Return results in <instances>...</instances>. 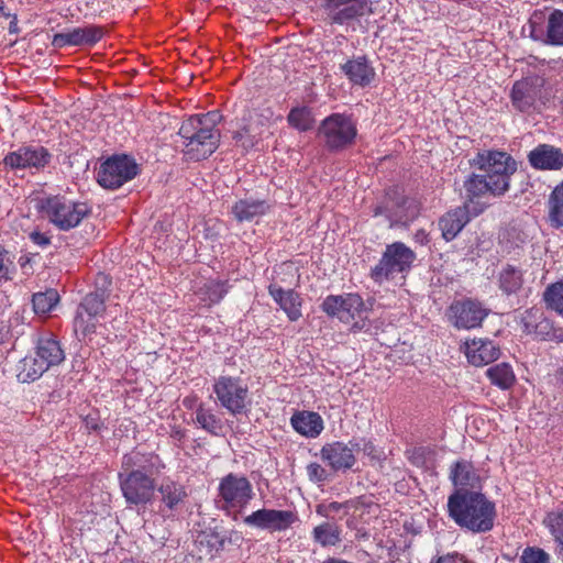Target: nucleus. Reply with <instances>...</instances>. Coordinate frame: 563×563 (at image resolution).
Instances as JSON below:
<instances>
[{
	"instance_id": "cd10ccee",
	"label": "nucleus",
	"mask_w": 563,
	"mask_h": 563,
	"mask_svg": "<svg viewBox=\"0 0 563 563\" xmlns=\"http://www.w3.org/2000/svg\"><path fill=\"white\" fill-rule=\"evenodd\" d=\"M533 33H540V38L548 45L563 46V11L552 10L544 22V26L533 29Z\"/></svg>"
},
{
	"instance_id": "7c9ffc66",
	"label": "nucleus",
	"mask_w": 563,
	"mask_h": 563,
	"mask_svg": "<svg viewBox=\"0 0 563 563\" xmlns=\"http://www.w3.org/2000/svg\"><path fill=\"white\" fill-rule=\"evenodd\" d=\"M47 372L42 365L37 356L32 353L21 358L16 366V378L20 383H32L43 376Z\"/></svg>"
},
{
	"instance_id": "a211bd4d",
	"label": "nucleus",
	"mask_w": 563,
	"mask_h": 563,
	"mask_svg": "<svg viewBox=\"0 0 563 563\" xmlns=\"http://www.w3.org/2000/svg\"><path fill=\"white\" fill-rule=\"evenodd\" d=\"M465 188V202L464 206L472 210V214L477 217L488 206V201L483 199L487 195H493V180L483 175H472L464 183Z\"/></svg>"
},
{
	"instance_id": "ddd939ff",
	"label": "nucleus",
	"mask_w": 563,
	"mask_h": 563,
	"mask_svg": "<svg viewBox=\"0 0 563 563\" xmlns=\"http://www.w3.org/2000/svg\"><path fill=\"white\" fill-rule=\"evenodd\" d=\"M297 521L298 515L296 511L272 508H262L255 510L243 519V522L246 526L266 530L271 533L284 532L291 528L292 525Z\"/></svg>"
},
{
	"instance_id": "ea45409f",
	"label": "nucleus",
	"mask_w": 563,
	"mask_h": 563,
	"mask_svg": "<svg viewBox=\"0 0 563 563\" xmlns=\"http://www.w3.org/2000/svg\"><path fill=\"white\" fill-rule=\"evenodd\" d=\"M228 292L225 283L220 280H209L200 288V299L207 305L218 303Z\"/></svg>"
},
{
	"instance_id": "864d4df0",
	"label": "nucleus",
	"mask_w": 563,
	"mask_h": 563,
	"mask_svg": "<svg viewBox=\"0 0 563 563\" xmlns=\"http://www.w3.org/2000/svg\"><path fill=\"white\" fill-rule=\"evenodd\" d=\"M344 507L343 504L333 501L330 504H321L317 507V514L323 517H330L332 514L340 511Z\"/></svg>"
},
{
	"instance_id": "4d7b16f0",
	"label": "nucleus",
	"mask_w": 563,
	"mask_h": 563,
	"mask_svg": "<svg viewBox=\"0 0 563 563\" xmlns=\"http://www.w3.org/2000/svg\"><path fill=\"white\" fill-rule=\"evenodd\" d=\"M31 240L36 244V245H40V246H46L49 244V239L43 234V233H40V232H33L31 234Z\"/></svg>"
},
{
	"instance_id": "f704fd0d",
	"label": "nucleus",
	"mask_w": 563,
	"mask_h": 563,
	"mask_svg": "<svg viewBox=\"0 0 563 563\" xmlns=\"http://www.w3.org/2000/svg\"><path fill=\"white\" fill-rule=\"evenodd\" d=\"M543 523L556 543L555 552L563 559V509L550 511Z\"/></svg>"
},
{
	"instance_id": "f8f14e48",
	"label": "nucleus",
	"mask_w": 563,
	"mask_h": 563,
	"mask_svg": "<svg viewBox=\"0 0 563 563\" xmlns=\"http://www.w3.org/2000/svg\"><path fill=\"white\" fill-rule=\"evenodd\" d=\"M119 483L128 505L144 506L153 500L156 488L155 481L147 474L121 471L119 473Z\"/></svg>"
},
{
	"instance_id": "e433bc0d",
	"label": "nucleus",
	"mask_w": 563,
	"mask_h": 563,
	"mask_svg": "<svg viewBox=\"0 0 563 563\" xmlns=\"http://www.w3.org/2000/svg\"><path fill=\"white\" fill-rule=\"evenodd\" d=\"M486 375L493 385L501 389L510 388L516 380L515 373L507 363H499L489 367Z\"/></svg>"
},
{
	"instance_id": "9d476101",
	"label": "nucleus",
	"mask_w": 563,
	"mask_h": 563,
	"mask_svg": "<svg viewBox=\"0 0 563 563\" xmlns=\"http://www.w3.org/2000/svg\"><path fill=\"white\" fill-rule=\"evenodd\" d=\"M140 173L139 165L129 155H113L104 161L98 170L97 180L107 189H118Z\"/></svg>"
},
{
	"instance_id": "3c124183",
	"label": "nucleus",
	"mask_w": 563,
	"mask_h": 563,
	"mask_svg": "<svg viewBox=\"0 0 563 563\" xmlns=\"http://www.w3.org/2000/svg\"><path fill=\"white\" fill-rule=\"evenodd\" d=\"M257 133H254L253 129L244 128L241 131H238L234 135V139L238 143H240L243 147H252L256 143Z\"/></svg>"
},
{
	"instance_id": "72a5a7b5",
	"label": "nucleus",
	"mask_w": 563,
	"mask_h": 563,
	"mask_svg": "<svg viewBox=\"0 0 563 563\" xmlns=\"http://www.w3.org/2000/svg\"><path fill=\"white\" fill-rule=\"evenodd\" d=\"M450 477L453 484L456 487H460L457 490H467L466 487L474 488L478 476L476 475L471 463L462 461L456 462L451 470Z\"/></svg>"
},
{
	"instance_id": "4c0bfd02",
	"label": "nucleus",
	"mask_w": 563,
	"mask_h": 563,
	"mask_svg": "<svg viewBox=\"0 0 563 563\" xmlns=\"http://www.w3.org/2000/svg\"><path fill=\"white\" fill-rule=\"evenodd\" d=\"M312 537L322 547L335 545L341 541V529L336 525L324 522L313 529Z\"/></svg>"
},
{
	"instance_id": "58836bf2",
	"label": "nucleus",
	"mask_w": 563,
	"mask_h": 563,
	"mask_svg": "<svg viewBox=\"0 0 563 563\" xmlns=\"http://www.w3.org/2000/svg\"><path fill=\"white\" fill-rule=\"evenodd\" d=\"M522 273L514 266L505 267L499 276L500 288L504 292L510 295L517 292L522 286Z\"/></svg>"
},
{
	"instance_id": "20e7f679",
	"label": "nucleus",
	"mask_w": 563,
	"mask_h": 563,
	"mask_svg": "<svg viewBox=\"0 0 563 563\" xmlns=\"http://www.w3.org/2000/svg\"><path fill=\"white\" fill-rule=\"evenodd\" d=\"M253 498L251 482L243 475L230 473L219 482L216 505L236 520Z\"/></svg>"
},
{
	"instance_id": "b1692460",
	"label": "nucleus",
	"mask_w": 563,
	"mask_h": 563,
	"mask_svg": "<svg viewBox=\"0 0 563 563\" xmlns=\"http://www.w3.org/2000/svg\"><path fill=\"white\" fill-rule=\"evenodd\" d=\"M34 354L46 371L58 366L65 360L60 343L53 336L41 338L36 343Z\"/></svg>"
},
{
	"instance_id": "9b49d317",
	"label": "nucleus",
	"mask_w": 563,
	"mask_h": 563,
	"mask_svg": "<svg viewBox=\"0 0 563 563\" xmlns=\"http://www.w3.org/2000/svg\"><path fill=\"white\" fill-rule=\"evenodd\" d=\"M319 133L328 148L338 151L350 146L354 142L357 129L350 117L334 113L322 121Z\"/></svg>"
},
{
	"instance_id": "6ab92c4d",
	"label": "nucleus",
	"mask_w": 563,
	"mask_h": 563,
	"mask_svg": "<svg viewBox=\"0 0 563 563\" xmlns=\"http://www.w3.org/2000/svg\"><path fill=\"white\" fill-rule=\"evenodd\" d=\"M354 445L340 441L327 443L320 451L321 460L327 463L331 470L345 471L355 464Z\"/></svg>"
},
{
	"instance_id": "de8ad7c7",
	"label": "nucleus",
	"mask_w": 563,
	"mask_h": 563,
	"mask_svg": "<svg viewBox=\"0 0 563 563\" xmlns=\"http://www.w3.org/2000/svg\"><path fill=\"white\" fill-rule=\"evenodd\" d=\"M15 266L9 251L0 245V283L13 278Z\"/></svg>"
},
{
	"instance_id": "49530a36",
	"label": "nucleus",
	"mask_w": 563,
	"mask_h": 563,
	"mask_svg": "<svg viewBox=\"0 0 563 563\" xmlns=\"http://www.w3.org/2000/svg\"><path fill=\"white\" fill-rule=\"evenodd\" d=\"M534 317V313L532 310L526 311L525 316L522 317V322L525 324V331L527 333H536L537 335L541 336L543 340L549 339L551 325L550 322L545 319H542L538 324L533 325L530 323L529 319Z\"/></svg>"
},
{
	"instance_id": "09e8293b",
	"label": "nucleus",
	"mask_w": 563,
	"mask_h": 563,
	"mask_svg": "<svg viewBox=\"0 0 563 563\" xmlns=\"http://www.w3.org/2000/svg\"><path fill=\"white\" fill-rule=\"evenodd\" d=\"M197 542L200 545H206L209 552H218L223 547V539L216 532H202L199 534Z\"/></svg>"
},
{
	"instance_id": "37998d69",
	"label": "nucleus",
	"mask_w": 563,
	"mask_h": 563,
	"mask_svg": "<svg viewBox=\"0 0 563 563\" xmlns=\"http://www.w3.org/2000/svg\"><path fill=\"white\" fill-rule=\"evenodd\" d=\"M287 120L292 128L299 131H308L313 125L311 110L306 107L292 109L289 112Z\"/></svg>"
},
{
	"instance_id": "8fccbe9b",
	"label": "nucleus",
	"mask_w": 563,
	"mask_h": 563,
	"mask_svg": "<svg viewBox=\"0 0 563 563\" xmlns=\"http://www.w3.org/2000/svg\"><path fill=\"white\" fill-rule=\"evenodd\" d=\"M520 563H550V556L542 549L528 548L523 551Z\"/></svg>"
},
{
	"instance_id": "412c9836",
	"label": "nucleus",
	"mask_w": 563,
	"mask_h": 563,
	"mask_svg": "<svg viewBox=\"0 0 563 563\" xmlns=\"http://www.w3.org/2000/svg\"><path fill=\"white\" fill-rule=\"evenodd\" d=\"M528 161L538 170H560L563 168V152L550 144H539L529 152Z\"/></svg>"
},
{
	"instance_id": "2eb2a0df",
	"label": "nucleus",
	"mask_w": 563,
	"mask_h": 563,
	"mask_svg": "<svg viewBox=\"0 0 563 563\" xmlns=\"http://www.w3.org/2000/svg\"><path fill=\"white\" fill-rule=\"evenodd\" d=\"M103 34L104 32L101 26L87 24L54 34L52 37V45L54 48H63L66 46H92L102 38Z\"/></svg>"
},
{
	"instance_id": "39448f33",
	"label": "nucleus",
	"mask_w": 563,
	"mask_h": 563,
	"mask_svg": "<svg viewBox=\"0 0 563 563\" xmlns=\"http://www.w3.org/2000/svg\"><path fill=\"white\" fill-rule=\"evenodd\" d=\"M38 208L51 223L63 231H68L79 225L90 212L86 202L76 201L59 195L41 199Z\"/></svg>"
},
{
	"instance_id": "6e6552de",
	"label": "nucleus",
	"mask_w": 563,
	"mask_h": 563,
	"mask_svg": "<svg viewBox=\"0 0 563 563\" xmlns=\"http://www.w3.org/2000/svg\"><path fill=\"white\" fill-rule=\"evenodd\" d=\"M217 402L232 416L244 415L251 405L247 385L240 377L221 375L212 385Z\"/></svg>"
},
{
	"instance_id": "aec40b11",
	"label": "nucleus",
	"mask_w": 563,
	"mask_h": 563,
	"mask_svg": "<svg viewBox=\"0 0 563 563\" xmlns=\"http://www.w3.org/2000/svg\"><path fill=\"white\" fill-rule=\"evenodd\" d=\"M165 468V464L157 454L132 451L122 459V471L139 472L150 477L158 475Z\"/></svg>"
},
{
	"instance_id": "0eeeda50",
	"label": "nucleus",
	"mask_w": 563,
	"mask_h": 563,
	"mask_svg": "<svg viewBox=\"0 0 563 563\" xmlns=\"http://www.w3.org/2000/svg\"><path fill=\"white\" fill-rule=\"evenodd\" d=\"M322 310L353 329L368 328V311L358 294L330 295L322 302Z\"/></svg>"
},
{
	"instance_id": "2f4dec72",
	"label": "nucleus",
	"mask_w": 563,
	"mask_h": 563,
	"mask_svg": "<svg viewBox=\"0 0 563 563\" xmlns=\"http://www.w3.org/2000/svg\"><path fill=\"white\" fill-rule=\"evenodd\" d=\"M196 423L212 435L223 434L224 423L213 409L199 404L196 409Z\"/></svg>"
},
{
	"instance_id": "c9c22d12",
	"label": "nucleus",
	"mask_w": 563,
	"mask_h": 563,
	"mask_svg": "<svg viewBox=\"0 0 563 563\" xmlns=\"http://www.w3.org/2000/svg\"><path fill=\"white\" fill-rule=\"evenodd\" d=\"M548 217L551 227H563V181L550 195L548 201Z\"/></svg>"
},
{
	"instance_id": "603ef678",
	"label": "nucleus",
	"mask_w": 563,
	"mask_h": 563,
	"mask_svg": "<svg viewBox=\"0 0 563 563\" xmlns=\"http://www.w3.org/2000/svg\"><path fill=\"white\" fill-rule=\"evenodd\" d=\"M307 475L309 479L314 483H322L328 478L325 468L318 463H310L307 466Z\"/></svg>"
},
{
	"instance_id": "1a4fd4ad",
	"label": "nucleus",
	"mask_w": 563,
	"mask_h": 563,
	"mask_svg": "<svg viewBox=\"0 0 563 563\" xmlns=\"http://www.w3.org/2000/svg\"><path fill=\"white\" fill-rule=\"evenodd\" d=\"M479 168L493 180L494 196L504 195L509 189L510 176L517 170L516 161L506 152L492 151L478 154Z\"/></svg>"
},
{
	"instance_id": "c85d7f7f",
	"label": "nucleus",
	"mask_w": 563,
	"mask_h": 563,
	"mask_svg": "<svg viewBox=\"0 0 563 563\" xmlns=\"http://www.w3.org/2000/svg\"><path fill=\"white\" fill-rule=\"evenodd\" d=\"M290 423L299 434L307 438H317L324 428L321 416L312 411L295 413L290 419Z\"/></svg>"
},
{
	"instance_id": "680f3d73",
	"label": "nucleus",
	"mask_w": 563,
	"mask_h": 563,
	"mask_svg": "<svg viewBox=\"0 0 563 563\" xmlns=\"http://www.w3.org/2000/svg\"><path fill=\"white\" fill-rule=\"evenodd\" d=\"M379 214H382V209H380V208H377V209L375 210V216H379Z\"/></svg>"
},
{
	"instance_id": "c756f323",
	"label": "nucleus",
	"mask_w": 563,
	"mask_h": 563,
	"mask_svg": "<svg viewBox=\"0 0 563 563\" xmlns=\"http://www.w3.org/2000/svg\"><path fill=\"white\" fill-rule=\"evenodd\" d=\"M269 209L271 205L266 200L245 198L233 205L232 213L239 222H244L266 214Z\"/></svg>"
},
{
	"instance_id": "c03bdc74",
	"label": "nucleus",
	"mask_w": 563,
	"mask_h": 563,
	"mask_svg": "<svg viewBox=\"0 0 563 563\" xmlns=\"http://www.w3.org/2000/svg\"><path fill=\"white\" fill-rule=\"evenodd\" d=\"M543 299L549 308L563 317V282L548 286Z\"/></svg>"
},
{
	"instance_id": "bf43d9fd",
	"label": "nucleus",
	"mask_w": 563,
	"mask_h": 563,
	"mask_svg": "<svg viewBox=\"0 0 563 563\" xmlns=\"http://www.w3.org/2000/svg\"><path fill=\"white\" fill-rule=\"evenodd\" d=\"M86 428L88 430H97L98 429V422L95 418H91V417H87L86 418Z\"/></svg>"
},
{
	"instance_id": "423d86ee",
	"label": "nucleus",
	"mask_w": 563,
	"mask_h": 563,
	"mask_svg": "<svg viewBox=\"0 0 563 563\" xmlns=\"http://www.w3.org/2000/svg\"><path fill=\"white\" fill-rule=\"evenodd\" d=\"M416 260L415 252L402 242H395L386 246L379 262L371 269V277L375 283L386 280L405 279L412 263Z\"/></svg>"
},
{
	"instance_id": "5701e85b",
	"label": "nucleus",
	"mask_w": 563,
	"mask_h": 563,
	"mask_svg": "<svg viewBox=\"0 0 563 563\" xmlns=\"http://www.w3.org/2000/svg\"><path fill=\"white\" fill-rule=\"evenodd\" d=\"M499 347L490 340L477 339L465 343V355L474 366H484L499 357Z\"/></svg>"
},
{
	"instance_id": "a878e982",
	"label": "nucleus",
	"mask_w": 563,
	"mask_h": 563,
	"mask_svg": "<svg viewBox=\"0 0 563 563\" xmlns=\"http://www.w3.org/2000/svg\"><path fill=\"white\" fill-rule=\"evenodd\" d=\"M340 68L353 85L362 87L369 85L375 76L374 68L363 56L349 59Z\"/></svg>"
},
{
	"instance_id": "f257e3e1",
	"label": "nucleus",
	"mask_w": 563,
	"mask_h": 563,
	"mask_svg": "<svg viewBox=\"0 0 563 563\" xmlns=\"http://www.w3.org/2000/svg\"><path fill=\"white\" fill-rule=\"evenodd\" d=\"M448 511L459 527L473 533L490 531L496 517L495 504L470 490H455L448 499Z\"/></svg>"
},
{
	"instance_id": "bb28decb",
	"label": "nucleus",
	"mask_w": 563,
	"mask_h": 563,
	"mask_svg": "<svg viewBox=\"0 0 563 563\" xmlns=\"http://www.w3.org/2000/svg\"><path fill=\"white\" fill-rule=\"evenodd\" d=\"M157 492L163 505L161 509L162 512H165L166 509L170 511L177 509L187 498L186 487L169 477L162 481L157 487Z\"/></svg>"
},
{
	"instance_id": "dca6fc26",
	"label": "nucleus",
	"mask_w": 563,
	"mask_h": 563,
	"mask_svg": "<svg viewBox=\"0 0 563 563\" xmlns=\"http://www.w3.org/2000/svg\"><path fill=\"white\" fill-rule=\"evenodd\" d=\"M449 311L453 324L459 329H473L481 325L488 313L481 302L471 299L453 302Z\"/></svg>"
},
{
	"instance_id": "a18cd8bd",
	"label": "nucleus",
	"mask_w": 563,
	"mask_h": 563,
	"mask_svg": "<svg viewBox=\"0 0 563 563\" xmlns=\"http://www.w3.org/2000/svg\"><path fill=\"white\" fill-rule=\"evenodd\" d=\"M104 299L99 294H89L87 295L77 311L87 313V316H93L96 318L102 316L104 312Z\"/></svg>"
},
{
	"instance_id": "4be33fe9",
	"label": "nucleus",
	"mask_w": 563,
	"mask_h": 563,
	"mask_svg": "<svg viewBox=\"0 0 563 563\" xmlns=\"http://www.w3.org/2000/svg\"><path fill=\"white\" fill-rule=\"evenodd\" d=\"M472 217H474L472 210L464 205L445 212L439 219V229L441 230L442 238L446 242L454 240Z\"/></svg>"
},
{
	"instance_id": "5fc2aeb1",
	"label": "nucleus",
	"mask_w": 563,
	"mask_h": 563,
	"mask_svg": "<svg viewBox=\"0 0 563 563\" xmlns=\"http://www.w3.org/2000/svg\"><path fill=\"white\" fill-rule=\"evenodd\" d=\"M424 454H426L424 448H422V446L415 448L412 451H410L409 459L412 462V464H415L417 466H422L424 464Z\"/></svg>"
},
{
	"instance_id": "4468645a",
	"label": "nucleus",
	"mask_w": 563,
	"mask_h": 563,
	"mask_svg": "<svg viewBox=\"0 0 563 563\" xmlns=\"http://www.w3.org/2000/svg\"><path fill=\"white\" fill-rule=\"evenodd\" d=\"M51 159L48 151L40 145L21 146L10 152L2 161L4 167L10 169L44 168Z\"/></svg>"
},
{
	"instance_id": "13d9d810",
	"label": "nucleus",
	"mask_w": 563,
	"mask_h": 563,
	"mask_svg": "<svg viewBox=\"0 0 563 563\" xmlns=\"http://www.w3.org/2000/svg\"><path fill=\"white\" fill-rule=\"evenodd\" d=\"M10 19L11 21L9 23L8 30L11 34H16L19 32L16 15L12 14Z\"/></svg>"
},
{
	"instance_id": "6e6d98bb",
	"label": "nucleus",
	"mask_w": 563,
	"mask_h": 563,
	"mask_svg": "<svg viewBox=\"0 0 563 563\" xmlns=\"http://www.w3.org/2000/svg\"><path fill=\"white\" fill-rule=\"evenodd\" d=\"M437 563H468V561L463 555L454 553L440 556Z\"/></svg>"
},
{
	"instance_id": "f3484780",
	"label": "nucleus",
	"mask_w": 563,
	"mask_h": 563,
	"mask_svg": "<svg viewBox=\"0 0 563 563\" xmlns=\"http://www.w3.org/2000/svg\"><path fill=\"white\" fill-rule=\"evenodd\" d=\"M324 8L331 21L336 24L372 13L369 0H325Z\"/></svg>"
},
{
	"instance_id": "79ce46f5",
	"label": "nucleus",
	"mask_w": 563,
	"mask_h": 563,
	"mask_svg": "<svg viewBox=\"0 0 563 563\" xmlns=\"http://www.w3.org/2000/svg\"><path fill=\"white\" fill-rule=\"evenodd\" d=\"M33 309L37 314H46L56 306L58 302V294L54 289H49L45 292H37L33 295Z\"/></svg>"
},
{
	"instance_id": "052dcab7",
	"label": "nucleus",
	"mask_w": 563,
	"mask_h": 563,
	"mask_svg": "<svg viewBox=\"0 0 563 563\" xmlns=\"http://www.w3.org/2000/svg\"><path fill=\"white\" fill-rule=\"evenodd\" d=\"M0 16L9 19L12 16V14L9 11H7L3 5H0Z\"/></svg>"
},
{
	"instance_id": "f03ea898",
	"label": "nucleus",
	"mask_w": 563,
	"mask_h": 563,
	"mask_svg": "<svg viewBox=\"0 0 563 563\" xmlns=\"http://www.w3.org/2000/svg\"><path fill=\"white\" fill-rule=\"evenodd\" d=\"M220 114L211 111L195 114L185 120L179 129L184 155L190 161L209 157L219 146L220 132L216 128Z\"/></svg>"
},
{
	"instance_id": "473e14b6",
	"label": "nucleus",
	"mask_w": 563,
	"mask_h": 563,
	"mask_svg": "<svg viewBox=\"0 0 563 563\" xmlns=\"http://www.w3.org/2000/svg\"><path fill=\"white\" fill-rule=\"evenodd\" d=\"M419 214V205L412 198H404L394 211L387 214L390 225H407L412 222Z\"/></svg>"
},
{
	"instance_id": "7ed1b4c3",
	"label": "nucleus",
	"mask_w": 563,
	"mask_h": 563,
	"mask_svg": "<svg viewBox=\"0 0 563 563\" xmlns=\"http://www.w3.org/2000/svg\"><path fill=\"white\" fill-rule=\"evenodd\" d=\"M556 90L544 74H532L517 80L511 89L512 106L520 112H536L554 99Z\"/></svg>"
},
{
	"instance_id": "393cba45",
	"label": "nucleus",
	"mask_w": 563,
	"mask_h": 563,
	"mask_svg": "<svg viewBox=\"0 0 563 563\" xmlns=\"http://www.w3.org/2000/svg\"><path fill=\"white\" fill-rule=\"evenodd\" d=\"M268 292L286 312L289 320L297 321L301 317V298L296 291L285 290L277 284H271Z\"/></svg>"
},
{
	"instance_id": "a19ab883",
	"label": "nucleus",
	"mask_w": 563,
	"mask_h": 563,
	"mask_svg": "<svg viewBox=\"0 0 563 563\" xmlns=\"http://www.w3.org/2000/svg\"><path fill=\"white\" fill-rule=\"evenodd\" d=\"M97 318L87 313L76 311L74 319V331L79 340H86L96 332Z\"/></svg>"
}]
</instances>
